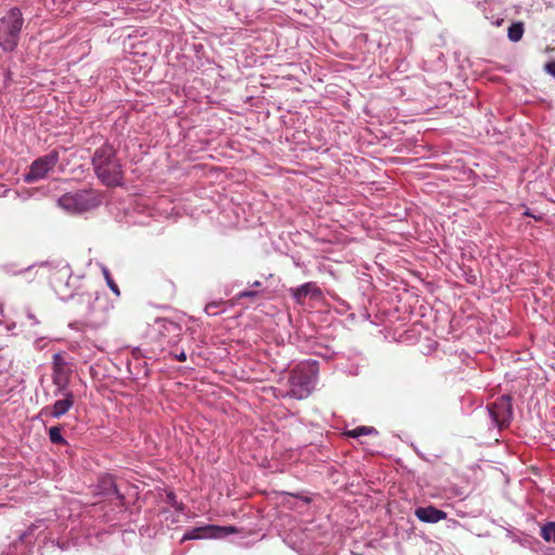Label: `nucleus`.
Wrapping results in <instances>:
<instances>
[{
    "label": "nucleus",
    "mask_w": 555,
    "mask_h": 555,
    "mask_svg": "<svg viewBox=\"0 0 555 555\" xmlns=\"http://www.w3.org/2000/svg\"><path fill=\"white\" fill-rule=\"evenodd\" d=\"M118 149L105 141L91 157L94 175L105 186H119L124 182V165L117 156Z\"/></svg>",
    "instance_id": "f257e3e1"
},
{
    "label": "nucleus",
    "mask_w": 555,
    "mask_h": 555,
    "mask_svg": "<svg viewBox=\"0 0 555 555\" xmlns=\"http://www.w3.org/2000/svg\"><path fill=\"white\" fill-rule=\"evenodd\" d=\"M47 529L43 519H38L23 531H18L15 538L8 537L0 541V555H41L37 540Z\"/></svg>",
    "instance_id": "f03ea898"
},
{
    "label": "nucleus",
    "mask_w": 555,
    "mask_h": 555,
    "mask_svg": "<svg viewBox=\"0 0 555 555\" xmlns=\"http://www.w3.org/2000/svg\"><path fill=\"white\" fill-rule=\"evenodd\" d=\"M77 313L83 319V323L98 328L106 323L107 302L99 292H81L73 301Z\"/></svg>",
    "instance_id": "7ed1b4c3"
},
{
    "label": "nucleus",
    "mask_w": 555,
    "mask_h": 555,
    "mask_svg": "<svg viewBox=\"0 0 555 555\" xmlns=\"http://www.w3.org/2000/svg\"><path fill=\"white\" fill-rule=\"evenodd\" d=\"M318 380V361L309 360L298 364L288 375V390L286 396L294 399L307 398L315 387Z\"/></svg>",
    "instance_id": "20e7f679"
},
{
    "label": "nucleus",
    "mask_w": 555,
    "mask_h": 555,
    "mask_svg": "<svg viewBox=\"0 0 555 555\" xmlns=\"http://www.w3.org/2000/svg\"><path fill=\"white\" fill-rule=\"evenodd\" d=\"M24 18L21 9L11 8L0 18V48L4 52L14 51L20 42Z\"/></svg>",
    "instance_id": "39448f33"
},
{
    "label": "nucleus",
    "mask_w": 555,
    "mask_h": 555,
    "mask_svg": "<svg viewBox=\"0 0 555 555\" xmlns=\"http://www.w3.org/2000/svg\"><path fill=\"white\" fill-rule=\"evenodd\" d=\"M101 204V199L92 190L69 192L57 199V205L72 214L90 211Z\"/></svg>",
    "instance_id": "423d86ee"
},
{
    "label": "nucleus",
    "mask_w": 555,
    "mask_h": 555,
    "mask_svg": "<svg viewBox=\"0 0 555 555\" xmlns=\"http://www.w3.org/2000/svg\"><path fill=\"white\" fill-rule=\"evenodd\" d=\"M60 162V152L54 149L48 154L39 156L29 166L27 172L24 173V181L27 183H35L40 181L53 171L56 164Z\"/></svg>",
    "instance_id": "0eeeda50"
},
{
    "label": "nucleus",
    "mask_w": 555,
    "mask_h": 555,
    "mask_svg": "<svg viewBox=\"0 0 555 555\" xmlns=\"http://www.w3.org/2000/svg\"><path fill=\"white\" fill-rule=\"evenodd\" d=\"M486 410L492 426L501 429L507 426L513 418L512 397L502 395L494 402L488 404Z\"/></svg>",
    "instance_id": "6e6552de"
},
{
    "label": "nucleus",
    "mask_w": 555,
    "mask_h": 555,
    "mask_svg": "<svg viewBox=\"0 0 555 555\" xmlns=\"http://www.w3.org/2000/svg\"><path fill=\"white\" fill-rule=\"evenodd\" d=\"M238 530L235 526H217V525H203L188 529L181 542L188 540H202V539H223L229 534L236 533Z\"/></svg>",
    "instance_id": "1a4fd4ad"
},
{
    "label": "nucleus",
    "mask_w": 555,
    "mask_h": 555,
    "mask_svg": "<svg viewBox=\"0 0 555 555\" xmlns=\"http://www.w3.org/2000/svg\"><path fill=\"white\" fill-rule=\"evenodd\" d=\"M72 272L69 267L65 266L56 271L51 278V285L63 301L73 300L77 297L76 287L70 282Z\"/></svg>",
    "instance_id": "9d476101"
},
{
    "label": "nucleus",
    "mask_w": 555,
    "mask_h": 555,
    "mask_svg": "<svg viewBox=\"0 0 555 555\" xmlns=\"http://www.w3.org/2000/svg\"><path fill=\"white\" fill-rule=\"evenodd\" d=\"M59 397L62 398L56 400L52 405L42 408L39 415L49 416L51 418H61L64 416L74 405V393H64Z\"/></svg>",
    "instance_id": "9b49d317"
},
{
    "label": "nucleus",
    "mask_w": 555,
    "mask_h": 555,
    "mask_svg": "<svg viewBox=\"0 0 555 555\" xmlns=\"http://www.w3.org/2000/svg\"><path fill=\"white\" fill-rule=\"evenodd\" d=\"M473 3L492 25L500 26L503 23L504 18L500 15L503 5L502 0H473Z\"/></svg>",
    "instance_id": "f8f14e48"
},
{
    "label": "nucleus",
    "mask_w": 555,
    "mask_h": 555,
    "mask_svg": "<svg viewBox=\"0 0 555 555\" xmlns=\"http://www.w3.org/2000/svg\"><path fill=\"white\" fill-rule=\"evenodd\" d=\"M156 324L158 325L159 336L164 341L172 346L178 344L182 335V327L179 323L169 319H157Z\"/></svg>",
    "instance_id": "ddd939ff"
},
{
    "label": "nucleus",
    "mask_w": 555,
    "mask_h": 555,
    "mask_svg": "<svg viewBox=\"0 0 555 555\" xmlns=\"http://www.w3.org/2000/svg\"><path fill=\"white\" fill-rule=\"evenodd\" d=\"M158 216V211L150 205V202L147 199L141 198L133 206L131 218L133 219L134 223L149 225V220H156Z\"/></svg>",
    "instance_id": "4468645a"
},
{
    "label": "nucleus",
    "mask_w": 555,
    "mask_h": 555,
    "mask_svg": "<svg viewBox=\"0 0 555 555\" xmlns=\"http://www.w3.org/2000/svg\"><path fill=\"white\" fill-rule=\"evenodd\" d=\"M289 293L294 301L299 305L304 304L308 297L319 299L322 296V291L315 282H307L297 287H292Z\"/></svg>",
    "instance_id": "2eb2a0df"
},
{
    "label": "nucleus",
    "mask_w": 555,
    "mask_h": 555,
    "mask_svg": "<svg viewBox=\"0 0 555 555\" xmlns=\"http://www.w3.org/2000/svg\"><path fill=\"white\" fill-rule=\"evenodd\" d=\"M414 515L420 521L426 524H436L447 518V513L434 505L420 506L415 508Z\"/></svg>",
    "instance_id": "dca6fc26"
},
{
    "label": "nucleus",
    "mask_w": 555,
    "mask_h": 555,
    "mask_svg": "<svg viewBox=\"0 0 555 555\" xmlns=\"http://www.w3.org/2000/svg\"><path fill=\"white\" fill-rule=\"evenodd\" d=\"M52 383L55 386L53 391L54 397L64 393H73L68 388L69 375L62 366H53Z\"/></svg>",
    "instance_id": "f3484780"
},
{
    "label": "nucleus",
    "mask_w": 555,
    "mask_h": 555,
    "mask_svg": "<svg viewBox=\"0 0 555 555\" xmlns=\"http://www.w3.org/2000/svg\"><path fill=\"white\" fill-rule=\"evenodd\" d=\"M98 492L104 496H115L120 502H124L125 496L120 493L116 481L112 475H105L99 479Z\"/></svg>",
    "instance_id": "a211bd4d"
},
{
    "label": "nucleus",
    "mask_w": 555,
    "mask_h": 555,
    "mask_svg": "<svg viewBox=\"0 0 555 555\" xmlns=\"http://www.w3.org/2000/svg\"><path fill=\"white\" fill-rule=\"evenodd\" d=\"M127 367L128 372L134 379H141L149 376V369L145 359L137 363L134 361H127Z\"/></svg>",
    "instance_id": "6ab92c4d"
},
{
    "label": "nucleus",
    "mask_w": 555,
    "mask_h": 555,
    "mask_svg": "<svg viewBox=\"0 0 555 555\" xmlns=\"http://www.w3.org/2000/svg\"><path fill=\"white\" fill-rule=\"evenodd\" d=\"M506 537L522 547H530L532 545V538L521 531L507 529Z\"/></svg>",
    "instance_id": "aec40b11"
},
{
    "label": "nucleus",
    "mask_w": 555,
    "mask_h": 555,
    "mask_svg": "<svg viewBox=\"0 0 555 555\" xmlns=\"http://www.w3.org/2000/svg\"><path fill=\"white\" fill-rule=\"evenodd\" d=\"M525 27L522 22H513L507 29V37L512 42H518L524 36Z\"/></svg>",
    "instance_id": "412c9836"
},
{
    "label": "nucleus",
    "mask_w": 555,
    "mask_h": 555,
    "mask_svg": "<svg viewBox=\"0 0 555 555\" xmlns=\"http://www.w3.org/2000/svg\"><path fill=\"white\" fill-rule=\"evenodd\" d=\"M287 542L299 555H315V553L310 550L309 541L299 540L293 542L292 535H289Z\"/></svg>",
    "instance_id": "4be33fe9"
},
{
    "label": "nucleus",
    "mask_w": 555,
    "mask_h": 555,
    "mask_svg": "<svg viewBox=\"0 0 555 555\" xmlns=\"http://www.w3.org/2000/svg\"><path fill=\"white\" fill-rule=\"evenodd\" d=\"M49 440L53 444L67 446V440L62 435V425L52 426L48 430Z\"/></svg>",
    "instance_id": "5701e85b"
},
{
    "label": "nucleus",
    "mask_w": 555,
    "mask_h": 555,
    "mask_svg": "<svg viewBox=\"0 0 555 555\" xmlns=\"http://www.w3.org/2000/svg\"><path fill=\"white\" fill-rule=\"evenodd\" d=\"M378 431L372 426H358L353 429L347 430L346 436L351 438H359L361 436L377 435Z\"/></svg>",
    "instance_id": "b1692460"
},
{
    "label": "nucleus",
    "mask_w": 555,
    "mask_h": 555,
    "mask_svg": "<svg viewBox=\"0 0 555 555\" xmlns=\"http://www.w3.org/2000/svg\"><path fill=\"white\" fill-rule=\"evenodd\" d=\"M227 310V302L223 300L211 301L205 306V312L210 317H216Z\"/></svg>",
    "instance_id": "393cba45"
},
{
    "label": "nucleus",
    "mask_w": 555,
    "mask_h": 555,
    "mask_svg": "<svg viewBox=\"0 0 555 555\" xmlns=\"http://www.w3.org/2000/svg\"><path fill=\"white\" fill-rule=\"evenodd\" d=\"M541 537L548 543H555V521H550L542 526Z\"/></svg>",
    "instance_id": "a878e982"
},
{
    "label": "nucleus",
    "mask_w": 555,
    "mask_h": 555,
    "mask_svg": "<svg viewBox=\"0 0 555 555\" xmlns=\"http://www.w3.org/2000/svg\"><path fill=\"white\" fill-rule=\"evenodd\" d=\"M339 369L349 374V375H358L359 374V367L360 363L358 361H351V362H338Z\"/></svg>",
    "instance_id": "bb28decb"
},
{
    "label": "nucleus",
    "mask_w": 555,
    "mask_h": 555,
    "mask_svg": "<svg viewBox=\"0 0 555 555\" xmlns=\"http://www.w3.org/2000/svg\"><path fill=\"white\" fill-rule=\"evenodd\" d=\"M460 270L462 272V278L465 280L466 283L470 285H477L478 276L472 268L464 266L461 267Z\"/></svg>",
    "instance_id": "cd10ccee"
},
{
    "label": "nucleus",
    "mask_w": 555,
    "mask_h": 555,
    "mask_svg": "<svg viewBox=\"0 0 555 555\" xmlns=\"http://www.w3.org/2000/svg\"><path fill=\"white\" fill-rule=\"evenodd\" d=\"M166 502L168 504H170L177 512H183L184 511L183 503H181V502H179L177 500V495L175 494L173 491H168L166 493Z\"/></svg>",
    "instance_id": "c85d7f7f"
},
{
    "label": "nucleus",
    "mask_w": 555,
    "mask_h": 555,
    "mask_svg": "<svg viewBox=\"0 0 555 555\" xmlns=\"http://www.w3.org/2000/svg\"><path fill=\"white\" fill-rule=\"evenodd\" d=\"M103 275L105 278L106 284L109 287V289L117 296H119V288L113 278L111 276V273L107 268H103Z\"/></svg>",
    "instance_id": "c756f323"
},
{
    "label": "nucleus",
    "mask_w": 555,
    "mask_h": 555,
    "mask_svg": "<svg viewBox=\"0 0 555 555\" xmlns=\"http://www.w3.org/2000/svg\"><path fill=\"white\" fill-rule=\"evenodd\" d=\"M259 295L258 291L244 289L235 295L236 300H241L244 298L255 299Z\"/></svg>",
    "instance_id": "7c9ffc66"
},
{
    "label": "nucleus",
    "mask_w": 555,
    "mask_h": 555,
    "mask_svg": "<svg viewBox=\"0 0 555 555\" xmlns=\"http://www.w3.org/2000/svg\"><path fill=\"white\" fill-rule=\"evenodd\" d=\"M141 360H144V356H143L141 349L134 348L131 351V359H129L128 361H134L137 363V362H140Z\"/></svg>",
    "instance_id": "2f4dec72"
},
{
    "label": "nucleus",
    "mask_w": 555,
    "mask_h": 555,
    "mask_svg": "<svg viewBox=\"0 0 555 555\" xmlns=\"http://www.w3.org/2000/svg\"><path fill=\"white\" fill-rule=\"evenodd\" d=\"M175 359H177L180 362H183L186 360V353L183 349L181 350H175L170 352Z\"/></svg>",
    "instance_id": "473e14b6"
},
{
    "label": "nucleus",
    "mask_w": 555,
    "mask_h": 555,
    "mask_svg": "<svg viewBox=\"0 0 555 555\" xmlns=\"http://www.w3.org/2000/svg\"><path fill=\"white\" fill-rule=\"evenodd\" d=\"M545 72L555 78V61H551L544 66Z\"/></svg>",
    "instance_id": "72a5a7b5"
},
{
    "label": "nucleus",
    "mask_w": 555,
    "mask_h": 555,
    "mask_svg": "<svg viewBox=\"0 0 555 555\" xmlns=\"http://www.w3.org/2000/svg\"><path fill=\"white\" fill-rule=\"evenodd\" d=\"M56 545L61 551H67L70 547L68 540H57Z\"/></svg>",
    "instance_id": "f704fd0d"
},
{
    "label": "nucleus",
    "mask_w": 555,
    "mask_h": 555,
    "mask_svg": "<svg viewBox=\"0 0 555 555\" xmlns=\"http://www.w3.org/2000/svg\"><path fill=\"white\" fill-rule=\"evenodd\" d=\"M26 317H27L28 320L31 321L33 325H38L39 324V320L36 318V315L28 308L26 309Z\"/></svg>",
    "instance_id": "c9c22d12"
},
{
    "label": "nucleus",
    "mask_w": 555,
    "mask_h": 555,
    "mask_svg": "<svg viewBox=\"0 0 555 555\" xmlns=\"http://www.w3.org/2000/svg\"><path fill=\"white\" fill-rule=\"evenodd\" d=\"M360 314L362 318H364L365 320L370 321L371 320V314L369 313L367 309L365 307H363L360 311Z\"/></svg>",
    "instance_id": "e433bc0d"
},
{
    "label": "nucleus",
    "mask_w": 555,
    "mask_h": 555,
    "mask_svg": "<svg viewBox=\"0 0 555 555\" xmlns=\"http://www.w3.org/2000/svg\"><path fill=\"white\" fill-rule=\"evenodd\" d=\"M60 360H61V354L60 353H55L53 356V364H54V366H61V364L59 363Z\"/></svg>",
    "instance_id": "4c0bfd02"
},
{
    "label": "nucleus",
    "mask_w": 555,
    "mask_h": 555,
    "mask_svg": "<svg viewBox=\"0 0 555 555\" xmlns=\"http://www.w3.org/2000/svg\"><path fill=\"white\" fill-rule=\"evenodd\" d=\"M11 79H12V73L8 69L4 73V82H5V85H8Z\"/></svg>",
    "instance_id": "58836bf2"
},
{
    "label": "nucleus",
    "mask_w": 555,
    "mask_h": 555,
    "mask_svg": "<svg viewBox=\"0 0 555 555\" xmlns=\"http://www.w3.org/2000/svg\"><path fill=\"white\" fill-rule=\"evenodd\" d=\"M352 1H353L354 3H358V4H364V5H366V4H369V3H370V1H369V0H352Z\"/></svg>",
    "instance_id": "ea45409f"
},
{
    "label": "nucleus",
    "mask_w": 555,
    "mask_h": 555,
    "mask_svg": "<svg viewBox=\"0 0 555 555\" xmlns=\"http://www.w3.org/2000/svg\"><path fill=\"white\" fill-rule=\"evenodd\" d=\"M262 286V283L260 281H255L251 283V287H256V288H259Z\"/></svg>",
    "instance_id": "a19ab883"
},
{
    "label": "nucleus",
    "mask_w": 555,
    "mask_h": 555,
    "mask_svg": "<svg viewBox=\"0 0 555 555\" xmlns=\"http://www.w3.org/2000/svg\"><path fill=\"white\" fill-rule=\"evenodd\" d=\"M338 302L343 306H345L347 309H350V306L345 302V300L338 298Z\"/></svg>",
    "instance_id": "79ce46f5"
},
{
    "label": "nucleus",
    "mask_w": 555,
    "mask_h": 555,
    "mask_svg": "<svg viewBox=\"0 0 555 555\" xmlns=\"http://www.w3.org/2000/svg\"><path fill=\"white\" fill-rule=\"evenodd\" d=\"M525 215H526V216H529V217H533V218H535V219H537V217H535V216H533V215L530 212V210H529V209H527V210L525 211Z\"/></svg>",
    "instance_id": "37998d69"
},
{
    "label": "nucleus",
    "mask_w": 555,
    "mask_h": 555,
    "mask_svg": "<svg viewBox=\"0 0 555 555\" xmlns=\"http://www.w3.org/2000/svg\"><path fill=\"white\" fill-rule=\"evenodd\" d=\"M15 326H16L15 323L9 324L8 325V331H12L13 328H15Z\"/></svg>",
    "instance_id": "c03bdc74"
}]
</instances>
